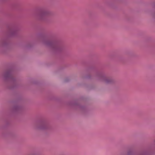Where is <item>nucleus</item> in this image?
Instances as JSON below:
<instances>
[{
    "mask_svg": "<svg viewBox=\"0 0 155 155\" xmlns=\"http://www.w3.org/2000/svg\"><path fill=\"white\" fill-rule=\"evenodd\" d=\"M46 14V12H42L40 14V16H41V17H42V16L45 15Z\"/></svg>",
    "mask_w": 155,
    "mask_h": 155,
    "instance_id": "obj_1",
    "label": "nucleus"
}]
</instances>
